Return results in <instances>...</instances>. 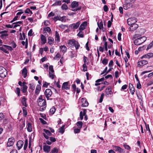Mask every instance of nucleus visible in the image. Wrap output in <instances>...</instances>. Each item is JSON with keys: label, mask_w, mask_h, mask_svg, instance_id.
<instances>
[{"label": "nucleus", "mask_w": 153, "mask_h": 153, "mask_svg": "<svg viewBox=\"0 0 153 153\" xmlns=\"http://www.w3.org/2000/svg\"><path fill=\"white\" fill-rule=\"evenodd\" d=\"M43 95H41L38 100V105L40 106L39 110L42 111H44L46 107V101L43 99Z\"/></svg>", "instance_id": "obj_1"}, {"label": "nucleus", "mask_w": 153, "mask_h": 153, "mask_svg": "<svg viewBox=\"0 0 153 153\" xmlns=\"http://www.w3.org/2000/svg\"><path fill=\"white\" fill-rule=\"evenodd\" d=\"M146 39V37L143 36L135 39L134 41V43L135 45H139L144 42Z\"/></svg>", "instance_id": "obj_2"}, {"label": "nucleus", "mask_w": 153, "mask_h": 153, "mask_svg": "<svg viewBox=\"0 0 153 153\" xmlns=\"http://www.w3.org/2000/svg\"><path fill=\"white\" fill-rule=\"evenodd\" d=\"M7 74V71L3 67H0V77L4 78Z\"/></svg>", "instance_id": "obj_3"}, {"label": "nucleus", "mask_w": 153, "mask_h": 153, "mask_svg": "<svg viewBox=\"0 0 153 153\" xmlns=\"http://www.w3.org/2000/svg\"><path fill=\"white\" fill-rule=\"evenodd\" d=\"M52 94V92L50 89H47L45 91L44 94L48 100Z\"/></svg>", "instance_id": "obj_4"}, {"label": "nucleus", "mask_w": 153, "mask_h": 153, "mask_svg": "<svg viewBox=\"0 0 153 153\" xmlns=\"http://www.w3.org/2000/svg\"><path fill=\"white\" fill-rule=\"evenodd\" d=\"M127 23L128 25L135 24L137 21V19L135 17L129 18L127 20Z\"/></svg>", "instance_id": "obj_5"}, {"label": "nucleus", "mask_w": 153, "mask_h": 153, "mask_svg": "<svg viewBox=\"0 0 153 153\" xmlns=\"http://www.w3.org/2000/svg\"><path fill=\"white\" fill-rule=\"evenodd\" d=\"M68 82H65L63 83L62 88V90H68L70 89V85H68Z\"/></svg>", "instance_id": "obj_6"}, {"label": "nucleus", "mask_w": 153, "mask_h": 153, "mask_svg": "<svg viewBox=\"0 0 153 153\" xmlns=\"http://www.w3.org/2000/svg\"><path fill=\"white\" fill-rule=\"evenodd\" d=\"M15 141V140L13 137H11L8 139V141L7 143V146H13Z\"/></svg>", "instance_id": "obj_7"}, {"label": "nucleus", "mask_w": 153, "mask_h": 153, "mask_svg": "<svg viewBox=\"0 0 153 153\" xmlns=\"http://www.w3.org/2000/svg\"><path fill=\"white\" fill-rule=\"evenodd\" d=\"M132 6L133 5L131 4L128 2L126 1L125 4L123 5V8L125 10H127L132 7Z\"/></svg>", "instance_id": "obj_8"}, {"label": "nucleus", "mask_w": 153, "mask_h": 153, "mask_svg": "<svg viewBox=\"0 0 153 153\" xmlns=\"http://www.w3.org/2000/svg\"><path fill=\"white\" fill-rule=\"evenodd\" d=\"M113 148L115 151L119 152L120 153H122L124 152L123 149H121L119 146H113Z\"/></svg>", "instance_id": "obj_9"}, {"label": "nucleus", "mask_w": 153, "mask_h": 153, "mask_svg": "<svg viewBox=\"0 0 153 153\" xmlns=\"http://www.w3.org/2000/svg\"><path fill=\"white\" fill-rule=\"evenodd\" d=\"M80 23L79 22H78L76 23H73L72 24H71L69 25L70 27L71 28H73L74 29H77L79 27Z\"/></svg>", "instance_id": "obj_10"}, {"label": "nucleus", "mask_w": 153, "mask_h": 153, "mask_svg": "<svg viewBox=\"0 0 153 153\" xmlns=\"http://www.w3.org/2000/svg\"><path fill=\"white\" fill-rule=\"evenodd\" d=\"M82 106L83 107H86L88 105V103L86 99L85 98H82Z\"/></svg>", "instance_id": "obj_11"}, {"label": "nucleus", "mask_w": 153, "mask_h": 153, "mask_svg": "<svg viewBox=\"0 0 153 153\" xmlns=\"http://www.w3.org/2000/svg\"><path fill=\"white\" fill-rule=\"evenodd\" d=\"M130 25V29L131 31H133L136 30L138 28V25L135 23L133 24H132Z\"/></svg>", "instance_id": "obj_12"}, {"label": "nucleus", "mask_w": 153, "mask_h": 153, "mask_svg": "<svg viewBox=\"0 0 153 153\" xmlns=\"http://www.w3.org/2000/svg\"><path fill=\"white\" fill-rule=\"evenodd\" d=\"M76 41L74 39L70 40L69 41L68 43V46L71 47H72L76 45Z\"/></svg>", "instance_id": "obj_13"}, {"label": "nucleus", "mask_w": 153, "mask_h": 153, "mask_svg": "<svg viewBox=\"0 0 153 153\" xmlns=\"http://www.w3.org/2000/svg\"><path fill=\"white\" fill-rule=\"evenodd\" d=\"M24 144L22 140L18 141L16 144L18 149L20 150Z\"/></svg>", "instance_id": "obj_14"}, {"label": "nucleus", "mask_w": 153, "mask_h": 153, "mask_svg": "<svg viewBox=\"0 0 153 153\" xmlns=\"http://www.w3.org/2000/svg\"><path fill=\"white\" fill-rule=\"evenodd\" d=\"M105 92L108 97H111L112 94V92L111 91V89L110 88H106L105 90Z\"/></svg>", "instance_id": "obj_15"}, {"label": "nucleus", "mask_w": 153, "mask_h": 153, "mask_svg": "<svg viewBox=\"0 0 153 153\" xmlns=\"http://www.w3.org/2000/svg\"><path fill=\"white\" fill-rule=\"evenodd\" d=\"M86 110L85 109H83V111H81L80 112V118L81 120H82L83 119V117L85 115L86 113Z\"/></svg>", "instance_id": "obj_16"}, {"label": "nucleus", "mask_w": 153, "mask_h": 153, "mask_svg": "<svg viewBox=\"0 0 153 153\" xmlns=\"http://www.w3.org/2000/svg\"><path fill=\"white\" fill-rule=\"evenodd\" d=\"M148 63V62L146 60H143L139 61L138 62L137 64L140 66H143L147 64Z\"/></svg>", "instance_id": "obj_17"}, {"label": "nucleus", "mask_w": 153, "mask_h": 153, "mask_svg": "<svg viewBox=\"0 0 153 153\" xmlns=\"http://www.w3.org/2000/svg\"><path fill=\"white\" fill-rule=\"evenodd\" d=\"M43 150L46 152L48 153L50 150V146L47 145H45L43 146Z\"/></svg>", "instance_id": "obj_18"}, {"label": "nucleus", "mask_w": 153, "mask_h": 153, "mask_svg": "<svg viewBox=\"0 0 153 153\" xmlns=\"http://www.w3.org/2000/svg\"><path fill=\"white\" fill-rule=\"evenodd\" d=\"M79 4L78 2L75 1H73L71 4V7L73 8L77 7H78Z\"/></svg>", "instance_id": "obj_19"}, {"label": "nucleus", "mask_w": 153, "mask_h": 153, "mask_svg": "<svg viewBox=\"0 0 153 153\" xmlns=\"http://www.w3.org/2000/svg\"><path fill=\"white\" fill-rule=\"evenodd\" d=\"M153 57V53H149L146 54L144 55L142 57V59L143 58H150Z\"/></svg>", "instance_id": "obj_20"}, {"label": "nucleus", "mask_w": 153, "mask_h": 153, "mask_svg": "<svg viewBox=\"0 0 153 153\" xmlns=\"http://www.w3.org/2000/svg\"><path fill=\"white\" fill-rule=\"evenodd\" d=\"M55 41H57V42H59L60 41V39L59 34L57 31H56L55 32Z\"/></svg>", "instance_id": "obj_21"}, {"label": "nucleus", "mask_w": 153, "mask_h": 153, "mask_svg": "<svg viewBox=\"0 0 153 153\" xmlns=\"http://www.w3.org/2000/svg\"><path fill=\"white\" fill-rule=\"evenodd\" d=\"M129 88L131 93L133 95L135 91L133 85L131 83L129 84Z\"/></svg>", "instance_id": "obj_22"}, {"label": "nucleus", "mask_w": 153, "mask_h": 153, "mask_svg": "<svg viewBox=\"0 0 153 153\" xmlns=\"http://www.w3.org/2000/svg\"><path fill=\"white\" fill-rule=\"evenodd\" d=\"M22 74L24 78H25L27 75V70L26 68L25 67L22 70Z\"/></svg>", "instance_id": "obj_23"}, {"label": "nucleus", "mask_w": 153, "mask_h": 153, "mask_svg": "<svg viewBox=\"0 0 153 153\" xmlns=\"http://www.w3.org/2000/svg\"><path fill=\"white\" fill-rule=\"evenodd\" d=\"M41 89V86L40 85H37L36 90H35V94H38Z\"/></svg>", "instance_id": "obj_24"}, {"label": "nucleus", "mask_w": 153, "mask_h": 153, "mask_svg": "<svg viewBox=\"0 0 153 153\" xmlns=\"http://www.w3.org/2000/svg\"><path fill=\"white\" fill-rule=\"evenodd\" d=\"M54 39L51 36L48 37V43L50 45H52L54 42Z\"/></svg>", "instance_id": "obj_25"}, {"label": "nucleus", "mask_w": 153, "mask_h": 153, "mask_svg": "<svg viewBox=\"0 0 153 153\" xmlns=\"http://www.w3.org/2000/svg\"><path fill=\"white\" fill-rule=\"evenodd\" d=\"M61 51H62L63 54L65 53L67 50V48L64 45H61L60 47Z\"/></svg>", "instance_id": "obj_26"}, {"label": "nucleus", "mask_w": 153, "mask_h": 153, "mask_svg": "<svg viewBox=\"0 0 153 153\" xmlns=\"http://www.w3.org/2000/svg\"><path fill=\"white\" fill-rule=\"evenodd\" d=\"M40 38L42 41V44H45L46 42V39L45 36L44 35L42 34L41 35Z\"/></svg>", "instance_id": "obj_27"}, {"label": "nucleus", "mask_w": 153, "mask_h": 153, "mask_svg": "<svg viewBox=\"0 0 153 153\" xmlns=\"http://www.w3.org/2000/svg\"><path fill=\"white\" fill-rule=\"evenodd\" d=\"M27 99L25 98V97H23L22 99L21 102L22 105L25 107H27V104H26V101Z\"/></svg>", "instance_id": "obj_28"}, {"label": "nucleus", "mask_w": 153, "mask_h": 153, "mask_svg": "<svg viewBox=\"0 0 153 153\" xmlns=\"http://www.w3.org/2000/svg\"><path fill=\"white\" fill-rule=\"evenodd\" d=\"M32 124L30 123H28L27 124V131H28L30 132L32 131Z\"/></svg>", "instance_id": "obj_29"}, {"label": "nucleus", "mask_w": 153, "mask_h": 153, "mask_svg": "<svg viewBox=\"0 0 153 153\" xmlns=\"http://www.w3.org/2000/svg\"><path fill=\"white\" fill-rule=\"evenodd\" d=\"M83 123L82 121H78L76 123V125L78 128L81 129Z\"/></svg>", "instance_id": "obj_30"}, {"label": "nucleus", "mask_w": 153, "mask_h": 153, "mask_svg": "<svg viewBox=\"0 0 153 153\" xmlns=\"http://www.w3.org/2000/svg\"><path fill=\"white\" fill-rule=\"evenodd\" d=\"M27 87L26 85H22L21 88L22 92L23 93H25L27 91Z\"/></svg>", "instance_id": "obj_31"}, {"label": "nucleus", "mask_w": 153, "mask_h": 153, "mask_svg": "<svg viewBox=\"0 0 153 153\" xmlns=\"http://www.w3.org/2000/svg\"><path fill=\"white\" fill-rule=\"evenodd\" d=\"M43 30L44 31H45V32H47L49 33L51 32V30L50 28L48 27H44L43 28Z\"/></svg>", "instance_id": "obj_32"}, {"label": "nucleus", "mask_w": 153, "mask_h": 153, "mask_svg": "<svg viewBox=\"0 0 153 153\" xmlns=\"http://www.w3.org/2000/svg\"><path fill=\"white\" fill-rule=\"evenodd\" d=\"M62 4V2L61 1H56L54 3L52 4V6H56L57 5L60 6Z\"/></svg>", "instance_id": "obj_33"}, {"label": "nucleus", "mask_w": 153, "mask_h": 153, "mask_svg": "<svg viewBox=\"0 0 153 153\" xmlns=\"http://www.w3.org/2000/svg\"><path fill=\"white\" fill-rule=\"evenodd\" d=\"M5 48H6L4 47L3 45V46L0 47V50L3 51L5 53L8 54L9 53V52L8 51H7L6 50Z\"/></svg>", "instance_id": "obj_34"}, {"label": "nucleus", "mask_w": 153, "mask_h": 153, "mask_svg": "<svg viewBox=\"0 0 153 153\" xmlns=\"http://www.w3.org/2000/svg\"><path fill=\"white\" fill-rule=\"evenodd\" d=\"M65 125L62 126L61 127H60L59 129V132L63 134L65 131Z\"/></svg>", "instance_id": "obj_35"}, {"label": "nucleus", "mask_w": 153, "mask_h": 153, "mask_svg": "<svg viewBox=\"0 0 153 153\" xmlns=\"http://www.w3.org/2000/svg\"><path fill=\"white\" fill-rule=\"evenodd\" d=\"M61 8L62 10H66L68 9V7L66 4H64L62 5Z\"/></svg>", "instance_id": "obj_36"}, {"label": "nucleus", "mask_w": 153, "mask_h": 153, "mask_svg": "<svg viewBox=\"0 0 153 153\" xmlns=\"http://www.w3.org/2000/svg\"><path fill=\"white\" fill-rule=\"evenodd\" d=\"M58 152V149L56 148H54L51 150L50 153H57Z\"/></svg>", "instance_id": "obj_37"}, {"label": "nucleus", "mask_w": 153, "mask_h": 153, "mask_svg": "<svg viewBox=\"0 0 153 153\" xmlns=\"http://www.w3.org/2000/svg\"><path fill=\"white\" fill-rule=\"evenodd\" d=\"M28 145V140L27 139H26L25 141V143L24 146V149L26 150Z\"/></svg>", "instance_id": "obj_38"}, {"label": "nucleus", "mask_w": 153, "mask_h": 153, "mask_svg": "<svg viewBox=\"0 0 153 153\" xmlns=\"http://www.w3.org/2000/svg\"><path fill=\"white\" fill-rule=\"evenodd\" d=\"M55 111L56 109L54 106H53L50 110V113L52 114H54Z\"/></svg>", "instance_id": "obj_39"}, {"label": "nucleus", "mask_w": 153, "mask_h": 153, "mask_svg": "<svg viewBox=\"0 0 153 153\" xmlns=\"http://www.w3.org/2000/svg\"><path fill=\"white\" fill-rule=\"evenodd\" d=\"M97 25L100 29H101L103 28V25L102 21L101 22L99 23H97Z\"/></svg>", "instance_id": "obj_40"}, {"label": "nucleus", "mask_w": 153, "mask_h": 153, "mask_svg": "<svg viewBox=\"0 0 153 153\" xmlns=\"http://www.w3.org/2000/svg\"><path fill=\"white\" fill-rule=\"evenodd\" d=\"M3 46L8 50L12 51L13 50V48L11 46L6 45H3Z\"/></svg>", "instance_id": "obj_41"}, {"label": "nucleus", "mask_w": 153, "mask_h": 153, "mask_svg": "<svg viewBox=\"0 0 153 153\" xmlns=\"http://www.w3.org/2000/svg\"><path fill=\"white\" fill-rule=\"evenodd\" d=\"M43 131L48 135L50 136L51 134V132L48 130L44 129Z\"/></svg>", "instance_id": "obj_42"}, {"label": "nucleus", "mask_w": 153, "mask_h": 153, "mask_svg": "<svg viewBox=\"0 0 153 153\" xmlns=\"http://www.w3.org/2000/svg\"><path fill=\"white\" fill-rule=\"evenodd\" d=\"M108 62V60L106 58H104L102 61V63L104 65H106Z\"/></svg>", "instance_id": "obj_43"}, {"label": "nucleus", "mask_w": 153, "mask_h": 153, "mask_svg": "<svg viewBox=\"0 0 153 153\" xmlns=\"http://www.w3.org/2000/svg\"><path fill=\"white\" fill-rule=\"evenodd\" d=\"M104 95V94L103 93H102L101 94L100 97V99L99 100V102L100 103H101L102 102Z\"/></svg>", "instance_id": "obj_44"}, {"label": "nucleus", "mask_w": 153, "mask_h": 153, "mask_svg": "<svg viewBox=\"0 0 153 153\" xmlns=\"http://www.w3.org/2000/svg\"><path fill=\"white\" fill-rule=\"evenodd\" d=\"M49 76L51 79H53L55 76L53 72H49Z\"/></svg>", "instance_id": "obj_45"}, {"label": "nucleus", "mask_w": 153, "mask_h": 153, "mask_svg": "<svg viewBox=\"0 0 153 153\" xmlns=\"http://www.w3.org/2000/svg\"><path fill=\"white\" fill-rule=\"evenodd\" d=\"M0 34H1L2 36H8V34L7 33H4L2 31H0Z\"/></svg>", "instance_id": "obj_46"}, {"label": "nucleus", "mask_w": 153, "mask_h": 153, "mask_svg": "<svg viewBox=\"0 0 153 153\" xmlns=\"http://www.w3.org/2000/svg\"><path fill=\"white\" fill-rule=\"evenodd\" d=\"M23 111L24 116H26L27 115V112L26 109V108L25 107H23L22 108Z\"/></svg>", "instance_id": "obj_47"}, {"label": "nucleus", "mask_w": 153, "mask_h": 153, "mask_svg": "<svg viewBox=\"0 0 153 153\" xmlns=\"http://www.w3.org/2000/svg\"><path fill=\"white\" fill-rule=\"evenodd\" d=\"M77 36L80 37H83V33L81 31H80L77 34Z\"/></svg>", "instance_id": "obj_48"}, {"label": "nucleus", "mask_w": 153, "mask_h": 153, "mask_svg": "<svg viewBox=\"0 0 153 153\" xmlns=\"http://www.w3.org/2000/svg\"><path fill=\"white\" fill-rule=\"evenodd\" d=\"M80 129L79 128H75L74 130V131L75 133H78L80 132Z\"/></svg>", "instance_id": "obj_49"}, {"label": "nucleus", "mask_w": 153, "mask_h": 153, "mask_svg": "<svg viewBox=\"0 0 153 153\" xmlns=\"http://www.w3.org/2000/svg\"><path fill=\"white\" fill-rule=\"evenodd\" d=\"M49 70L50 71L49 72H54V70L53 69V66L50 65L49 67Z\"/></svg>", "instance_id": "obj_50"}, {"label": "nucleus", "mask_w": 153, "mask_h": 153, "mask_svg": "<svg viewBox=\"0 0 153 153\" xmlns=\"http://www.w3.org/2000/svg\"><path fill=\"white\" fill-rule=\"evenodd\" d=\"M74 46L75 47L76 49L77 50L79 49V47H80V45L79 44L78 42H76V45H75Z\"/></svg>", "instance_id": "obj_51"}, {"label": "nucleus", "mask_w": 153, "mask_h": 153, "mask_svg": "<svg viewBox=\"0 0 153 153\" xmlns=\"http://www.w3.org/2000/svg\"><path fill=\"white\" fill-rule=\"evenodd\" d=\"M82 8L81 7H77L76 8L73 9H72L71 10L74 11H76L77 10H80Z\"/></svg>", "instance_id": "obj_52"}, {"label": "nucleus", "mask_w": 153, "mask_h": 153, "mask_svg": "<svg viewBox=\"0 0 153 153\" xmlns=\"http://www.w3.org/2000/svg\"><path fill=\"white\" fill-rule=\"evenodd\" d=\"M50 84L49 83H48L46 82H44V83L43 84V87L47 88L48 85Z\"/></svg>", "instance_id": "obj_53"}, {"label": "nucleus", "mask_w": 153, "mask_h": 153, "mask_svg": "<svg viewBox=\"0 0 153 153\" xmlns=\"http://www.w3.org/2000/svg\"><path fill=\"white\" fill-rule=\"evenodd\" d=\"M39 120H40L41 123H42L43 124H47V122H46V121L44 120L42 118H39Z\"/></svg>", "instance_id": "obj_54"}, {"label": "nucleus", "mask_w": 153, "mask_h": 153, "mask_svg": "<svg viewBox=\"0 0 153 153\" xmlns=\"http://www.w3.org/2000/svg\"><path fill=\"white\" fill-rule=\"evenodd\" d=\"M60 17L59 16H55L53 18V20L56 21L57 20H60Z\"/></svg>", "instance_id": "obj_55"}, {"label": "nucleus", "mask_w": 153, "mask_h": 153, "mask_svg": "<svg viewBox=\"0 0 153 153\" xmlns=\"http://www.w3.org/2000/svg\"><path fill=\"white\" fill-rule=\"evenodd\" d=\"M123 146L125 149L129 150L130 149V147L128 146L125 144H123Z\"/></svg>", "instance_id": "obj_56"}, {"label": "nucleus", "mask_w": 153, "mask_h": 153, "mask_svg": "<svg viewBox=\"0 0 153 153\" xmlns=\"http://www.w3.org/2000/svg\"><path fill=\"white\" fill-rule=\"evenodd\" d=\"M20 89L19 88H17L16 89V92L17 93L18 96H19L20 93Z\"/></svg>", "instance_id": "obj_57"}, {"label": "nucleus", "mask_w": 153, "mask_h": 153, "mask_svg": "<svg viewBox=\"0 0 153 153\" xmlns=\"http://www.w3.org/2000/svg\"><path fill=\"white\" fill-rule=\"evenodd\" d=\"M65 16L60 17V20L62 22H65Z\"/></svg>", "instance_id": "obj_58"}, {"label": "nucleus", "mask_w": 153, "mask_h": 153, "mask_svg": "<svg viewBox=\"0 0 153 153\" xmlns=\"http://www.w3.org/2000/svg\"><path fill=\"white\" fill-rule=\"evenodd\" d=\"M138 82L137 84V87L138 89H140L141 88V85L140 83V81Z\"/></svg>", "instance_id": "obj_59"}, {"label": "nucleus", "mask_w": 153, "mask_h": 153, "mask_svg": "<svg viewBox=\"0 0 153 153\" xmlns=\"http://www.w3.org/2000/svg\"><path fill=\"white\" fill-rule=\"evenodd\" d=\"M10 44L13 48H15L16 47V45L14 42H11Z\"/></svg>", "instance_id": "obj_60"}, {"label": "nucleus", "mask_w": 153, "mask_h": 153, "mask_svg": "<svg viewBox=\"0 0 153 153\" xmlns=\"http://www.w3.org/2000/svg\"><path fill=\"white\" fill-rule=\"evenodd\" d=\"M103 9L104 11L106 12L108 11V6L106 5H105L103 7Z\"/></svg>", "instance_id": "obj_61"}, {"label": "nucleus", "mask_w": 153, "mask_h": 153, "mask_svg": "<svg viewBox=\"0 0 153 153\" xmlns=\"http://www.w3.org/2000/svg\"><path fill=\"white\" fill-rule=\"evenodd\" d=\"M4 118V115L2 113H0V121L1 120Z\"/></svg>", "instance_id": "obj_62"}, {"label": "nucleus", "mask_w": 153, "mask_h": 153, "mask_svg": "<svg viewBox=\"0 0 153 153\" xmlns=\"http://www.w3.org/2000/svg\"><path fill=\"white\" fill-rule=\"evenodd\" d=\"M126 1H127L128 2H129L132 4L135 1V0H126Z\"/></svg>", "instance_id": "obj_63"}, {"label": "nucleus", "mask_w": 153, "mask_h": 153, "mask_svg": "<svg viewBox=\"0 0 153 153\" xmlns=\"http://www.w3.org/2000/svg\"><path fill=\"white\" fill-rule=\"evenodd\" d=\"M88 59L86 57L84 56L83 57V61L84 63H87Z\"/></svg>", "instance_id": "obj_64"}]
</instances>
